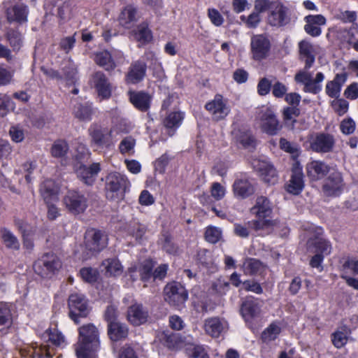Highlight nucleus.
Returning a JSON list of instances; mask_svg holds the SVG:
<instances>
[{"label": "nucleus", "instance_id": "nucleus-1", "mask_svg": "<svg viewBox=\"0 0 358 358\" xmlns=\"http://www.w3.org/2000/svg\"><path fill=\"white\" fill-rule=\"evenodd\" d=\"M299 59L305 63L304 70L298 71L294 76L297 83L304 85L303 91L307 93L317 94L322 91V83L325 76L323 73L318 72L313 79L312 74L307 71L310 69L315 60V53L313 45L308 41H301L299 43Z\"/></svg>", "mask_w": 358, "mask_h": 358}, {"label": "nucleus", "instance_id": "nucleus-2", "mask_svg": "<svg viewBox=\"0 0 358 358\" xmlns=\"http://www.w3.org/2000/svg\"><path fill=\"white\" fill-rule=\"evenodd\" d=\"M78 342L75 345L77 358H97L100 350L99 331L92 323L85 324L78 329Z\"/></svg>", "mask_w": 358, "mask_h": 358}, {"label": "nucleus", "instance_id": "nucleus-3", "mask_svg": "<svg viewBox=\"0 0 358 358\" xmlns=\"http://www.w3.org/2000/svg\"><path fill=\"white\" fill-rule=\"evenodd\" d=\"M130 187L128 178L120 172H110L106 176L104 191L106 197L109 201L123 200Z\"/></svg>", "mask_w": 358, "mask_h": 358}, {"label": "nucleus", "instance_id": "nucleus-4", "mask_svg": "<svg viewBox=\"0 0 358 358\" xmlns=\"http://www.w3.org/2000/svg\"><path fill=\"white\" fill-rule=\"evenodd\" d=\"M62 266L61 259L53 252L43 254L33 264L34 272L43 278H51Z\"/></svg>", "mask_w": 358, "mask_h": 358}, {"label": "nucleus", "instance_id": "nucleus-5", "mask_svg": "<svg viewBox=\"0 0 358 358\" xmlns=\"http://www.w3.org/2000/svg\"><path fill=\"white\" fill-rule=\"evenodd\" d=\"M90 145L96 151L102 149H110L113 145L112 131L98 124H92L88 130Z\"/></svg>", "mask_w": 358, "mask_h": 358}, {"label": "nucleus", "instance_id": "nucleus-6", "mask_svg": "<svg viewBox=\"0 0 358 358\" xmlns=\"http://www.w3.org/2000/svg\"><path fill=\"white\" fill-rule=\"evenodd\" d=\"M164 299L170 306L180 310L188 299V292L180 282L172 281L168 282L164 288Z\"/></svg>", "mask_w": 358, "mask_h": 358}, {"label": "nucleus", "instance_id": "nucleus-7", "mask_svg": "<svg viewBox=\"0 0 358 358\" xmlns=\"http://www.w3.org/2000/svg\"><path fill=\"white\" fill-rule=\"evenodd\" d=\"M66 208L73 215L83 213L89 206V196L79 189H69L63 198Z\"/></svg>", "mask_w": 358, "mask_h": 358}, {"label": "nucleus", "instance_id": "nucleus-8", "mask_svg": "<svg viewBox=\"0 0 358 358\" xmlns=\"http://www.w3.org/2000/svg\"><path fill=\"white\" fill-rule=\"evenodd\" d=\"M69 317L76 324L80 322L81 318H85L90 314V310L88 301L83 294H71L68 299Z\"/></svg>", "mask_w": 358, "mask_h": 358}, {"label": "nucleus", "instance_id": "nucleus-9", "mask_svg": "<svg viewBox=\"0 0 358 358\" xmlns=\"http://www.w3.org/2000/svg\"><path fill=\"white\" fill-rule=\"evenodd\" d=\"M310 149L316 153L327 154L332 152L336 145V138L331 134L320 131L309 137Z\"/></svg>", "mask_w": 358, "mask_h": 358}, {"label": "nucleus", "instance_id": "nucleus-10", "mask_svg": "<svg viewBox=\"0 0 358 358\" xmlns=\"http://www.w3.org/2000/svg\"><path fill=\"white\" fill-rule=\"evenodd\" d=\"M267 22L271 27H282L290 22L289 9L280 2L273 3L267 17Z\"/></svg>", "mask_w": 358, "mask_h": 358}, {"label": "nucleus", "instance_id": "nucleus-11", "mask_svg": "<svg viewBox=\"0 0 358 358\" xmlns=\"http://www.w3.org/2000/svg\"><path fill=\"white\" fill-rule=\"evenodd\" d=\"M75 173L78 178L85 185L92 186L101 171V164L93 162L89 166L86 164L74 165Z\"/></svg>", "mask_w": 358, "mask_h": 358}, {"label": "nucleus", "instance_id": "nucleus-12", "mask_svg": "<svg viewBox=\"0 0 358 358\" xmlns=\"http://www.w3.org/2000/svg\"><path fill=\"white\" fill-rule=\"evenodd\" d=\"M148 66L145 61L137 59L133 61L128 67L124 76V82L127 85H138L146 76Z\"/></svg>", "mask_w": 358, "mask_h": 358}, {"label": "nucleus", "instance_id": "nucleus-13", "mask_svg": "<svg viewBox=\"0 0 358 358\" xmlns=\"http://www.w3.org/2000/svg\"><path fill=\"white\" fill-rule=\"evenodd\" d=\"M85 247L87 250L98 253L108 245V237L101 230L92 229L87 232Z\"/></svg>", "mask_w": 358, "mask_h": 358}, {"label": "nucleus", "instance_id": "nucleus-14", "mask_svg": "<svg viewBox=\"0 0 358 358\" xmlns=\"http://www.w3.org/2000/svg\"><path fill=\"white\" fill-rule=\"evenodd\" d=\"M250 46L253 59L261 61L268 56L271 43L266 35L257 34L251 38Z\"/></svg>", "mask_w": 358, "mask_h": 358}, {"label": "nucleus", "instance_id": "nucleus-15", "mask_svg": "<svg viewBox=\"0 0 358 358\" xmlns=\"http://www.w3.org/2000/svg\"><path fill=\"white\" fill-rule=\"evenodd\" d=\"M252 165L253 169L259 174L265 182L273 185L278 181L276 170L269 162L255 159Z\"/></svg>", "mask_w": 358, "mask_h": 358}, {"label": "nucleus", "instance_id": "nucleus-16", "mask_svg": "<svg viewBox=\"0 0 358 358\" xmlns=\"http://www.w3.org/2000/svg\"><path fill=\"white\" fill-rule=\"evenodd\" d=\"M129 102L138 111L146 113L149 111L152 104V97L145 90H129L127 92Z\"/></svg>", "mask_w": 358, "mask_h": 358}, {"label": "nucleus", "instance_id": "nucleus-17", "mask_svg": "<svg viewBox=\"0 0 358 358\" xmlns=\"http://www.w3.org/2000/svg\"><path fill=\"white\" fill-rule=\"evenodd\" d=\"M344 183L341 173L338 171L330 173L323 185V192L328 196H338L343 190Z\"/></svg>", "mask_w": 358, "mask_h": 358}, {"label": "nucleus", "instance_id": "nucleus-18", "mask_svg": "<svg viewBox=\"0 0 358 358\" xmlns=\"http://www.w3.org/2000/svg\"><path fill=\"white\" fill-rule=\"evenodd\" d=\"M205 108L212 115L213 120L218 121L224 119L230 112L227 101L220 94H217L214 99L205 106Z\"/></svg>", "mask_w": 358, "mask_h": 358}, {"label": "nucleus", "instance_id": "nucleus-19", "mask_svg": "<svg viewBox=\"0 0 358 358\" xmlns=\"http://www.w3.org/2000/svg\"><path fill=\"white\" fill-rule=\"evenodd\" d=\"M94 87L101 100L108 99L112 95V85L101 71H96L92 76Z\"/></svg>", "mask_w": 358, "mask_h": 358}, {"label": "nucleus", "instance_id": "nucleus-20", "mask_svg": "<svg viewBox=\"0 0 358 358\" xmlns=\"http://www.w3.org/2000/svg\"><path fill=\"white\" fill-rule=\"evenodd\" d=\"M260 120L262 131L268 135L275 136L282 129V125L271 110H266L262 115Z\"/></svg>", "mask_w": 358, "mask_h": 358}, {"label": "nucleus", "instance_id": "nucleus-21", "mask_svg": "<svg viewBox=\"0 0 358 358\" xmlns=\"http://www.w3.org/2000/svg\"><path fill=\"white\" fill-rule=\"evenodd\" d=\"M148 317V310L141 303H135L128 307L127 319L133 326L138 327L146 323Z\"/></svg>", "mask_w": 358, "mask_h": 358}, {"label": "nucleus", "instance_id": "nucleus-22", "mask_svg": "<svg viewBox=\"0 0 358 358\" xmlns=\"http://www.w3.org/2000/svg\"><path fill=\"white\" fill-rule=\"evenodd\" d=\"M185 117V112L180 110H173L166 114L162 123L169 136H173L176 134L178 129L182 125Z\"/></svg>", "mask_w": 358, "mask_h": 358}, {"label": "nucleus", "instance_id": "nucleus-23", "mask_svg": "<svg viewBox=\"0 0 358 358\" xmlns=\"http://www.w3.org/2000/svg\"><path fill=\"white\" fill-rule=\"evenodd\" d=\"M29 8L24 3H15L8 8L6 11L8 22L22 24L28 21Z\"/></svg>", "mask_w": 358, "mask_h": 358}, {"label": "nucleus", "instance_id": "nucleus-24", "mask_svg": "<svg viewBox=\"0 0 358 358\" xmlns=\"http://www.w3.org/2000/svg\"><path fill=\"white\" fill-rule=\"evenodd\" d=\"M234 195L241 199H245L252 195L255 189L253 184L245 174L237 176L233 184Z\"/></svg>", "mask_w": 358, "mask_h": 358}, {"label": "nucleus", "instance_id": "nucleus-25", "mask_svg": "<svg viewBox=\"0 0 358 358\" xmlns=\"http://www.w3.org/2000/svg\"><path fill=\"white\" fill-rule=\"evenodd\" d=\"M139 17L138 7L134 4H127L121 10L118 20L123 27L129 29L138 20Z\"/></svg>", "mask_w": 358, "mask_h": 358}, {"label": "nucleus", "instance_id": "nucleus-26", "mask_svg": "<svg viewBox=\"0 0 358 358\" xmlns=\"http://www.w3.org/2000/svg\"><path fill=\"white\" fill-rule=\"evenodd\" d=\"M305 31L311 36H319L322 30L320 26L326 24V19L322 15H309L305 17Z\"/></svg>", "mask_w": 358, "mask_h": 358}, {"label": "nucleus", "instance_id": "nucleus-27", "mask_svg": "<svg viewBox=\"0 0 358 358\" xmlns=\"http://www.w3.org/2000/svg\"><path fill=\"white\" fill-rule=\"evenodd\" d=\"M307 250L310 252L322 254L324 256L331 252V245L329 241L319 236L310 238L306 243Z\"/></svg>", "mask_w": 358, "mask_h": 358}, {"label": "nucleus", "instance_id": "nucleus-28", "mask_svg": "<svg viewBox=\"0 0 358 358\" xmlns=\"http://www.w3.org/2000/svg\"><path fill=\"white\" fill-rule=\"evenodd\" d=\"M306 169L308 176L312 180H321L330 171L329 166L320 160H315L308 163Z\"/></svg>", "mask_w": 358, "mask_h": 358}, {"label": "nucleus", "instance_id": "nucleus-29", "mask_svg": "<svg viewBox=\"0 0 358 358\" xmlns=\"http://www.w3.org/2000/svg\"><path fill=\"white\" fill-rule=\"evenodd\" d=\"M107 334L113 342H118L125 340L129 335L128 326L122 322H112L107 324Z\"/></svg>", "mask_w": 358, "mask_h": 358}, {"label": "nucleus", "instance_id": "nucleus-30", "mask_svg": "<svg viewBox=\"0 0 358 358\" xmlns=\"http://www.w3.org/2000/svg\"><path fill=\"white\" fill-rule=\"evenodd\" d=\"M348 78L346 73H337L332 80L328 81L325 87L326 94L331 98H338L342 86Z\"/></svg>", "mask_w": 358, "mask_h": 358}, {"label": "nucleus", "instance_id": "nucleus-31", "mask_svg": "<svg viewBox=\"0 0 358 358\" xmlns=\"http://www.w3.org/2000/svg\"><path fill=\"white\" fill-rule=\"evenodd\" d=\"M59 191V186L52 179L45 180L41 185V194L47 204L57 199Z\"/></svg>", "mask_w": 358, "mask_h": 358}, {"label": "nucleus", "instance_id": "nucleus-32", "mask_svg": "<svg viewBox=\"0 0 358 358\" xmlns=\"http://www.w3.org/2000/svg\"><path fill=\"white\" fill-rule=\"evenodd\" d=\"M304 187L303 174L299 168L292 169V173L286 189L289 193L294 195L299 194Z\"/></svg>", "mask_w": 358, "mask_h": 358}, {"label": "nucleus", "instance_id": "nucleus-33", "mask_svg": "<svg viewBox=\"0 0 358 358\" xmlns=\"http://www.w3.org/2000/svg\"><path fill=\"white\" fill-rule=\"evenodd\" d=\"M260 312L259 303L253 297H247L242 303L241 313L245 321L257 317Z\"/></svg>", "mask_w": 358, "mask_h": 358}, {"label": "nucleus", "instance_id": "nucleus-34", "mask_svg": "<svg viewBox=\"0 0 358 358\" xmlns=\"http://www.w3.org/2000/svg\"><path fill=\"white\" fill-rule=\"evenodd\" d=\"M133 36L135 40L142 45H145L151 43L153 40V34L149 27L148 22L140 23L136 29L133 31Z\"/></svg>", "mask_w": 358, "mask_h": 358}, {"label": "nucleus", "instance_id": "nucleus-35", "mask_svg": "<svg viewBox=\"0 0 358 358\" xmlns=\"http://www.w3.org/2000/svg\"><path fill=\"white\" fill-rule=\"evenodd\" d=\"M251 212L259 219L270 217L272 213V208L269 200L263 196L257 197L256 204L251 208Z\"/></svg>", "mask_w": 358, "mask_h": 358}, {"label": "nucleus", "instance_id": "nucleus-36", "mask_svg": "<svg viewBox=\"0 0 358 358\" xmlns=\"http://www.w3.org/2000/svg\"><path fill=\"white\" fill-rule=\"evenodd\" d=\"M92 103H78L73 107V113L76 118L83 122H90L94 114Z\"/></svg>", "mask_w": 358, "mask_h": 358}, {"label": "nucleus", "instance_id": "nucleus-37", "mask_svg": "<svg viewBox=\"0 0 358 358\" xmlns=\"http://www.w3.org/2000/svg\"><path fill=\"white\" fill-rule=\"evenodd\" d=\"M94 62L107 71H113L117 65L108 50L98 52L94 55Z\"/></svg>", "mask_w": 358, "mask_h": 358}, {"label": "nucleus", "instance_id": "nucleus-38", "mask_svg": "<svg viewBox=\"0 0 358 358\" xmlns=\"http://www.w3.org/2000/svg\"><path fill=\"white\" fill-rule=\"evenodd\" d=\"M162 249L169 255H176L179 250L178 245L173 242V238L169 231L162 232L158 241Z\"/></svg>", "mask_w": 358, "mask_h": 358}, {"label": "nucleus", "instance_id": "nucleus-39", "mask_svg": "<svg viewBox=\"0 0 358 358\" xmlns=\"http://www.w3.org/2000/svg\"><path fill=\"white\" fill-rule=\"evenodd\" d=\"M160 343L170 350L176 349L182 343V336L179 334L163 331L159 336Z\"/></svg>", "mask_w": 358, "mask_h": 358}, {"label": "nucleus", "instance_id": "nucleus-40", "mask_svg": "<svg viewBox=\"0 0 358 358\" xmlns=\"http://www.w3.org/2000/svg\"><path fill=\"white\" fill-rule=\"evenodd\" d=\"M29 358H52L55 354V349L49 344H41L32 346L29 350Z\"/></svg>", "mask_w": 358, "mask_h": 358}, {"label": "nucleus", "instance_id": "nucleus-41", "mask_svg": "<svg viewBox=\"0 0 358 358\" xmlns=\"http://www.w3.org/2000/svg\"><path fill=\"white\" fill-rule=\"evenodd\" d=\"M13 324V315L9 306L0 302V331H7Z\"/></svg>", "mask_w": 358, "mask_h": 358}, {"label": "nucleus", "instance_id": "nucleus-42", "mask_svg": "<svg viewBox=\"0 0 358 358\" xmlns=\"http://www.w3.org/2000/svg\"><path fill=\"white\" fill-rule=\"evenodd\" d=\"M42 337L46 342H50L56 347L65 343L64 336L57 327H49L43 334Z\"/></svg>", "mask_w": 358, "mask_h": 358}, {"label": "nucleus", "instance_id": "nucleus-43", "mask_svg": "<svg viewBox=\"0 0 358 358\" xmlns=\"http://www.w3.org/2000/svg\"><path fill=\"white\" fill-rule=\"evenodd\" d=\"M224 329V324L218 317H212L206 320L205 330L212 337L217 338Z\"/></svg>", "mask_w": 358, "mask_h": 358}, {"label": "nucleus", "instance_id": "nucleus-44", "mask_svg": "<svg viewBox=\"0 0 358 358\" xmlns=\"http://www.w3.org/2000/svg\"><path fill=\"white\" fill-rule=\"evenodd\" d=\"M300 115V109L296 106H287L283 108L282 116L285 125L291 129H294L296 118Z\"/></svg>", "mask_w": 358, "mask_h": 358}, {"label": "nucleus", "instance_id": "nucleus-45", "mask_svg": "<svg viewBox=\"0 0 358 358\" xmlns=\"http://www.w3.org/2000/svg\"><path fill=\"white\" fill-rule=\"evenodd\" d=\"M106 273L110 276H120L123 272V266L117 258H108L103 261Z\"/></svg>", "mask_w": 358, "mask_h": 358}, {"label": "nucleus", "instance_id": "nucleus-46", "mask_svg": "<svg viewBox=\"0 0 358 358\" xmlns=\"http://www.w3.org/2000/svg\"><path fill=\"white\" fill-rule=\"evenodd\" d=\"M1 239L8 249L18 250L20 248L17 237L7 228L2 227L0 229Z\"/></svg>", "mask_w": 358, "mask_h": 358}, {"label": "nucleus", "instance_id": "nucleus-47", "mask_svg": "<svg viewBox=\"0 0 358 358\" xmlns=\"http://www.w3.org/2000/svg\"><path fill=\"white\" fill-rule=\"evenodd\" d=\"M155 266V262L151 259H145L141 264L138 268L141 280L143 282H148L153 277V269Z\"/></svg>", "mask_w": 358, "mask_h": 358}, {"label": "nucleus", "instance_id": "nucleus-48", "mask_svg": "<svg viewBox=\"0 0 358 358\" xmlns=\"http://www.w3.org/2000/svg\"><path fill=\"white\" fill-rule=\"evenodd\" d=\"M5 36L13 50L18 51L22 45V36L21 33L16 29H10L7 31Z\"/></svg>", "mask_w": 358, "mask_h": 358}, {"label": "nucleus", "instance_id": "nucleus-49", "mask_svg": "<svg viewBox=\"0 0 358 358\" xmlns=\"http://www.w3.org/2000/svg\"><path fill=\"white\" fill-rule=\"evenodd\" d=\"M350 334V331L348 327H341L332 334V343L337 348H341L344 346L347 343Z\"/></svg>", "mask_w": 358, "mask_h": 358}, {"label": "nucleus", "instance_id": "nucleus-50", "mask_svg": "<svg viewBox=\"0 0 358 358\" xmlns=\"http://www.w3.org/2000/svg\"><path fill=\"white\" fill-rule=\"evenodd\" d=\"M69 146L67 142L64 140L58 139L52 144L50 152L55 158L64 157L68 152Z\"/></svg>", "mask_w": 358, "mask_h": 358}, {"label": "nucleus", "instance_id": "nucleus-51", "mask_svg": "<svg viewBox=\"0 0 358 358\" xmlns=\"http://www.w3.org/2000/svg\"><path fill=\"white\" fill-rule=\"evenodd\" d=\"M279 145L281 150L289 153L294 159L297 158L300 154L299 146L296 143L290 142L285 138H280Z\"/></svg>", "mask_w": 358, "mask_h": 358}, {"label": "nucleus", "instance_id": "nucleus-52", "mask_svg": "<svg viewBox=\"0 0 358 358\" xmlns=\"http://www.w3.org/2000/svg\"><path fill=\"white\" fill-rule=\"evenodd\" d=\"M79 273L82 280L90 284L97 282L99 277V271L92 267H83L80 268Z\"/></svg>", "mask_w": 358, "mask_h": 358}, {"label": "nucleus", "instance_id": "nucleus-53", "mask_svg": "<svg viewBox=\"0 0 358 358\" xmlns=\"http://www.w3.org/2000/svg\"><path fill=\"white\" fill-rule=\"evenodd\" d=\"M280 333V328L275 324H271L262 332L261 338L264 343H269L276 339Z\"/></svg>", "mask_w": 358, "mask_h": 358}, {"label": "nucleus", "instance_id": "nucleus-54", "mask_svg": "<svg viewBox=\"0 0 358 358\" xmlns=\"http://www.w3.org/2000/svg\"><path fill=\"white\" fill-rule=\"evenodd\" d=\"M62 72L66 81L74 83L78 74L77 66L71 59H69L62 68Z\"/></svg>", "mask_w": 358, "mask_h": 358}, {"label": "nucleus", "instance_id": "nucleus-55", "mask_svg": "<svg viewBox=\"0 0 358 358\" xmlns=\"http://www.w3.org/2000/svg\"><path fill=\"white\" fill-rule=\"evenodd\" d=\"M222 238V231L220 228L209 226L206 228L205 231V239L207 242L215 244L219 242Z\"/></svg>", "mask_w": 358, "mask_h": 358}, {"label": "nucleus", "instance_id": "nucleus-56", "mask_svg": "<svg viewBox=\"0 0 358 358\" xmlns=\"http://www.w3.org/2000/svg\"><path fill=\"white\" fill-rule=\"evenodd\" d=\"M91 152L88 148L85 145H80L76 149V153L75 155V164L74 165L84 164L87 162L90 158Z\"/></svg>", "mask_w": 358, "mask_h": 358}, {"label": "nucleus", "instance_id": "nucleus-57", "mask_svg": "<svg viewBox=\"0 0 358 358\" xmlns=\"http://www.w3.org/2000/svg\"><path fill=\"white\" fill-rule=\"evenodd\" d=\"M240 19L249 29L257 28L261 22L260 14L255 11H253L248 17L241 15Z\"/></svg>", "mask_w": 358, "mask_h": 358}, {"label": "nucleus", "instance_id": "nucleus-58", "mask_svg": "<svg viewBox=\"0 0 358 358\" xmlns=\"http://www.w3.org/2000/svg\"><path fill=\"white\" fill-rule=\"evenodd\" d=\"M331 106L334 110L341 116L348 112L349 103L344 99L335 98V99L331 101Z\"/></svg>", "mask_w": 358, "mask_h": 358}, {"label": "nucleus", "instance_id": "nucleus-59", "mask_svg": "<svg viewBox=\"0 0 358 358\" xmlns=\"http://www.w3.org/2000/svg\"><path fill=\"white\" fill-rule=\"evenodd\" d=\"M262 263L256 259H249L243 264L244 271L246 274L254 275L262 268Z\"/></svg>", "mask_w": 358, "mask_h": 358}, {"label": "nucleus", "instance_id": "nucleus-60", "mask_svg": "<svg viewBox=\"0 0 358 358\" xmlns=\"http://www.w3.org/2000/svg\"><path fill=\"white\" fill-rule=\"evenodd\" d=\"M75 36L76 33L72 36L64 37L60 40L59 43V48L64 51L65 53H69L71 50L74 48L76 42Z\"/></svg>", "mask_w": 358, "mask_h": 358}, {"label": "nucleus", "instance_id": "nucleus-61", "mask_svg": "<svg viewBox=\"0 0 358 358\" xmlns=\"http://www.w3.org/2000/svg\"><path fill=\"white\" fill-rule=\"evenodd\" d=\"M271 88L272 83L267 78H261L257 86V93L262 96L268 94Z\"/></svg>", "mask_w": 358, "mask_h": 358}, {"label": "nucleus", "instance_id": "nucleus-62", "mask_svg": "<svg viewBox=\"0 0 358 358\" xmlns=\"http://www.w3.org/2000/svg\"><path fill=\"white\" fill-rule=\"evenodd\" d=\"M103 317L107 324L117 322L118 313L117 308L113 305L108 306L104 312Z\"/></svg>", "mask_w": 358, "mask_h": 358}, {"label": "nucleus", "instance_id": "nucleus-63", "mask_svg": "<svg viewBox=\"0 0 358 358\" xmlns=\"http://www.w3.org/2000/svg\"><path fill=\"white\" fill-rule=\"evenodd\" d=\"M136 144V141L131 136H127L122 140L120 143L119 149L122 154L129 153L134 149Z\"/></svg>", "mask_w": 358, "mask_h": 358}, {"label": "nucleus", "instance_id": "nucleus-64", "mask_svg": "<svg viewBox=\"0 0 358 358\" xmlns=\"http://www.w3.org/2000/svg\"><path fill=\"white\" fill-rule=\"evenodd\" d=\"M287 90V87L280 81H276L272 85V94L275 98L280 99L284 97Z\"/></svg>", "mask_w": 358, "mask_h": 358}]
</instances>
